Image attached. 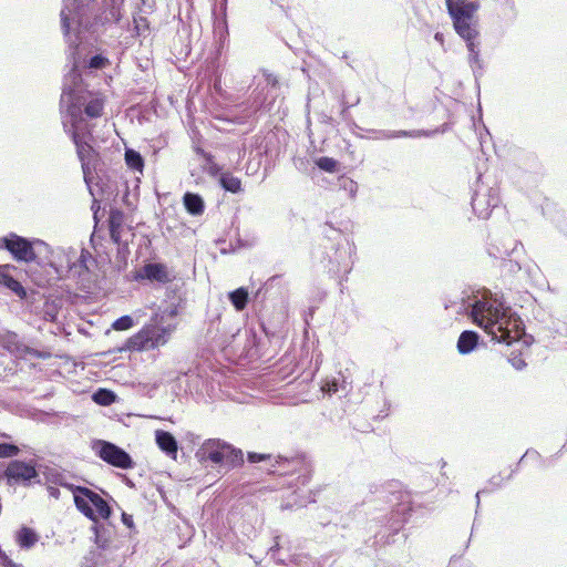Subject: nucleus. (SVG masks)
<instances>
[{"mask_svg":"<svg viewBox=\"0 0 567 567\" xmlns=\"http://www.w3.org/2000/svg\"><path fill=\"white\" fill-rule=\"evenodd\" d=\"M499 203L498 195L493 188L476 189L472 196V208L478 218L489 217L493 208Z\"/></svg>","mask_w":567,"mask_h":567,"instance_id":"4468645a","label":"nucleus"},{"mask_svg":"<svg viewBox=\"0 0 567 567\" xmlns=\"http://www.w3.org/2000/svg\"><path fill=\"white\" fill-rule=\"evenodd\" d=\"M107 63V59L101 54H96L92 56L85 66L93 70H100L103 69Z\"/></svg>","mask_w":567,"mask_h":567,"instance_id":"e433bc0d","label":"nucleus"},{"mask_svg":"<svg viewBox=\"0 0 567 567\" xmlns=\"http://www.w3.org/2000/svg\"><path fill=\"white\" fill-rule=\"evenodd\" d=\"M38 540L39 535L32 528L23 526L17 532V543L21 548L30 549Z\"/></svg>","mask_w":567,"mask_h":567,"instance_id":"bb28decb","label":"nucleus"},{"mask_svg":"<svg viewBox=\"0 0 567 567\" xmlns=\"http://www.w3.org/2000/svg\"><path fill=\"white\" fill-rule=\"evenodd\" d=\"M171 332V327L162 326L159 313H155L147 324L127 339L125 349L143 351L158 348L168 341Z\"/></svg>","mask_w":567,"mask_h":567,"instance_id":"423d86ee","label":"nucleus"},{"mask_svg":"<svg viewBox=\"0 0 567 567\" xmlns=\"http://www.w3.org/2000/svg\"><path fill=\"white\" fill-rule=\"evenodd\" d=\"M122 522L127 527H132L133 526V517L131 515L126 514V513L122 514Z\"/></svg>","mask_w":567,"mask_h":567,"instance_id":"49530a36","label":"nucleus"},{"mask_svg":"<svg viewBox=\"0 0 567 567\" xmlns=\"http://www.w3.org/2000/svg\"><path fill=\"white\" fill-rule=\"evenodd\" d=\"M74 503L76 508L93 522H96L99 517L107 519L112 514L107 502L87 487L74 489Z\"/></svg>","mask_w":567,"mask_h":567,"instance_id":"9d476101","label":"nucleus"},{"mask_svg":"<svg viewBox=\"0 0 567 567\" xmlns=\"http://www.w3.org/2000/svg\"><path fill=\"white\" fill-rule=\"evenodd\" d=\"M491 484L495 485L496 487L501 486V476H494L492 477Z\"/></svg>","mask_w":567,"mask_h":567,"instance_id":"603ef678","label":"nucleus"},{"mask_svg":"<svg viewBox=\"0 0 567 567\" xmlns=\"http://www.w3.org/2000/svg\"><path fill=\"white\" fill-rule=\"evenodd\" d=\"M196 456L200 462H212L214 464H227L237 466L244 463V454L239 449H235L230 444L218 440H206L196 452Z\"/></svg>","mask_w":567,"mask_h":567,"instance_id":"1a4fd4ad","label":"nucleus"},{"mask_svg":"<svg viewBox=\"0 0 567 567\" xmlns=\"http://www.w3.org/2000/svg\"><path fill=\"white\" fill-rule=\"evenodd\" d=\"M221 187L230 193H238L241 189V182L238 177L233 176L229 173H224L219 178Z\"/></svg>","mask_w":567,"mask_h":567,"instance_id":"c756f323","label":"nucleus"},{"mask_svg":"<svg viewBox=\"0 0 567 567\" xmlns=\"http://www.w3.org/2000/svg\"><path fill=\"white\" fill-rule=\"evenodd\" d=\"M78 261H79V267L83 268L84 270H87V266L85 264L86 255H85L84 250L81 251V256Z\"/></svg>","mask_w":567,"mask_h":567,"instance_id":"de8ad7c7","label":"nucleus"},{"mask_svg":"<svg viewBox=\"0 0 567 567\" xmlns=\"http://www.w3.org/2000/svg\"><path fill=\"white\" fill-rule=\"evenodd\" d=\"M298 497L299 498L295 501V505L300 507L306 506L308 503H312L316 501L312 496L311 491H307L306 494L299 495Z\"/></svg>","mask_w":567,"mask_h":567,"instance_id":"a19ab883","label":"nucleus"},{"mask_svg":"<svg viewBox=\"0 0 567 567\" xmlns=\"http://www.w3.org/2000/svg\"><path fill=\"white\" fill-rule=\"evenodd\" d=\"M503 267L511 272H516L520 270V266L518 262L513 261L512 259L505 260Z\"/></svg>","mask_w":567,"mask_h":567,"instance_id":"37998d69","label":"nucleus"},{"mask_svg":"<svg viewBox=\"0 0 567 567\" xmlns=\"http://www.w3.org/2000/svg\"><path fill=\"white\" fill-rule=\"evenodd\" d=\"M6 476L9 480H14L16 482L31 481L37 476V471L30 464L22 461H13L8 465Z\"/></svg>","mask_w":567,"mask_h":567,"instance_id":"aec40b11","label":"nucleus"},{"mask_svg":"<svg viewBox=\"0 0 567 567\" xmlns=\"http://www.w3.org/2000/svg\"><path fill=\"white\" fill-rule=\"evenodd\" d=\"M93 529L95 530V535H96V543L99 544L100 543V536H99V532H97V526L94 525L93 526Z\"/></svg>","mask_w":567,"mask_h":567,"instance_id":"864d4df0","label":"nucleus"},{"mask_svg":"<svg viewBox=\"0 0 567 567\" xmlns=\"http://www.w3.org/2000/svg\"><path fill=\"white\" fill-rule=\"evenodd\" d=\"M480 336L475 331L465 330L457 340V350L461 354L471 353L478 344Z\"/></svg>","mask_w":567,"mask_h":567,"instance_id":"4be33fe9","label":"nucleus"},{"mask_svg":"<svg viewBox=\"0 0 567 567\" xmlns=\"http://www.w3.org/2000/svg\"><path fill=\"white\" fill-rule=\"evenodd\" d=\"M359 103H360V96H357V97L354 99V102L349 103V102L346 100V95H342V99H341V105H342L341 116L346 120V118H347V115H348V110H349L351 106L358 105Z\"/></svg>","mask_w":567,"mask_h":567,"instance_id":"ea45409f","label":"nucleus"},{"mask_svg":"<svg viewBox=\"0 0 567 567\" xmlns=\"http://www.w3.org/2000/svg\"><path fill=\"white\" fill-rule=\"evenodd\" d=\"M93 2H95L96 0H92Z\"/></svg>","mask_w":567,"mask_h":567,"instance_id":"680f3d73","label":"nucleus"},{"mask_svg":"<svg viewBox=\"0 0 567 567\" xmlns=\"http://www.w3.org/2000/svg\"><path fill=\"white\" fill-rule=\"evenodd\" d=\"M125 162H126L127 166L134 171L143 169L144 159H143L142 155L132 148H127L125 151Z\"/></svg>","mask_w":567,"mask_h":567,"instance_id":"473e14b6","label":"nucleus"},{"mask_svg":"<svg viewBox=\"0 0 567 567\" xmlns=\"http://www.w3.org/2000/svg\"><path fill=\"white\" fill-rule=\"evenodd\" d=\"M73 60L71 72L65 75L63 90L60 100L62 120L65 117L69 125L72 123L71 107L76 106L80 111L79 125L89 127L84 120V114L90 118H96L102 115L103 100L85 89L81 74L79 73L80 58H76L75 50L70 51Z\"/></svg>","mask_w":567,"mask_h":567,"instance_id":"7ed1b4c3","label":"nucleus"},{"mask_svg":"<svg viewBox=\"0 0 567 567\" xmlns=\"http://www.w3.org/2000/svg\"><path fill=\"white\" fill-rule=\"evenodd\" d=\"M322 389L329 393H337L339 391L338 382L336 380L327 381Z\"/></svg>","mask_w":567,"mask_h":567,"instance_id":"c03bdc74","label":"nucleus"},{"mask_svg":"<svg viewBox=\"0 0 567 567\" xmlns=\"http://www.w3.org/2000/svg\"><path fill=\"white\" fill-rule=\"evenodd\" d=\"M268 555L270 556L271 559H274L277 564L280 565L293 564L297 567H321V564L319 561L311 559L307 555H295L290 556L289 559H287L280 554L278 544H276V546H272L269 549Z\"/></svg>","mask_w":567,"mask_h":567,"instance_id":"6ab92c4d","label":"nucleus"},{"mask_svg":"<svg viewBox=\"0 0 567 567\" xmlns=\"http://www.w3.org/2000/svg\"><path fill=\"white\" fill-rule=\"evenodd\" d=\"M512 364H513V367H514L516 370H522V369H524V368L526 367L525 361H524L523 359H520V358H514V359L512 360Z\"/></svg>","mask_w":567,"mask_h":567,"instance_id":"a18cd8bd","label":"nucleus"},{"mask_svg":"<svg viewBox=\"0 0 567 567\" xmlns=\"http://www.w3.org/2000/svg\"><path fill=\"white\" fill-rule=\"evenodd\" d=\"M92 450L101 460L112 466L128 470L134 465L130 454L114 443L96 440L92 443Z\"/></svg>","mask_w":567,"mask_h":567,"instance_id":"f8f14e48","label":"nucleus"},{"mask_svg":"<svg viewBox=\"0 0 567 567\" xmlns=\"http://www.w3.org/2000/svg\"><path fill=\"white\" fill-rule=\"evenodd\" d=\"M249 293L244 287L228 293V299L237 311H243L248 303Z\"/></svg>","mask_w":567,"mask_h":567,"instance_id":"c85d7f7f","label":"nucleus"},{"mask_svg":"<svg viewBox=\"0 0 567 567\" xmlns=\"http://www.w3.org/2000/svg\"><path fill=\"white\" fill-rule=\"evenodd\" d=\"M174 275L164 264L148 262L142 267L136 279H147L158 284H167L172 281Z\"/></svg>","mask_w":567,"mask_h":567,"instance_id":"f3484780","label":"nucleus"},{"mask_svg":"<svg viewBox=\"0 0 567 567\" xmlns=\"http://www.w3.org/2000/svg\"><path fill=\"white\" fill-rule=\"evenodd\" d=\"M444 307L446 310L454 309L456 315L468 313L475 324L499 343L509 346L519 340L524 331L519 317L486 289L463 292L460 298L450 300Z\"/></svg>","mask_w":567,"mask_h":567,"instance_id":"f257e3e1","label":"nucleus"},{"mask_svg":"<svg viewBox=\"0 0 567 567\" xmlns=\"http://www.w3.org/2000/svg\"><path fill=\"white\" fill-rule=\"evenodd\" d=\"M73 268H78V265L74 264L73 267L70 268V270H72Z\"/></svg>","mask_w":567,"mask_h":567,"instance_id":"4d7b16f0","label":"nucleus"},{"mask_svg":"<svg viewBox=\"0 0 567 567\" xmlns=\"http://www.w3.org/2000/svg\"><path fill=\"white\" fill-rule=\"evenodd\" d=\"M72 113V123L69 125L68 120L63 118V128L65 133L70 134L73 143L76 147V154L79 159L82 163V171L84 175V181L86 185L90 187L91 183V171L89 167L87 158L92 155L93 148L87 142V136H91L90 127H82L79 125V115L80 111L76 106L71 107Z\"/></svg>","mask_w":567,"mask_h":567,"instance_id":"6e6552de","label":"nucleus"},{"mask_svg":"<svg viewBox=\"0 0 567 567\" xmlns=\"http://www.w3.org/2000/svg\"><path fill=\"white\" fill-rule=\"evenodd\" d=\"M529 456H539L538 452L537 451H534V450H527L526 453L522 456V458L519 460V463H522L526 457H529Z\"/></svg>","mask_w":567,"mask_h":567,"instance_id":"8fccbe9b","label":"nucleus"},{"mask_svg":"<svg viewBox=\"0 0 567 567\" xmlns=\"http://www.w3.org/2000/svg\"><path fill=\"white\" fill-rule=\"evenodd\" d=\"M48 480L55 485H60V486L69 488L73 493H74V489L78 487V486H74L73 484L69 483L68 475L65 473L60 472L58 470H51L48 473Z\"/></svg>","mask_w":567,"mask_h":567,"instance_id":"7c9ffc66","label":"nucleus"},{"mask_svg":"<svg viewBox=\"0 0 567 567\" xmlns=\"http://www.w3.org/2000/svg\"><path fill=\"white\" fill-rule=\"evenodd\" d=\"M0 243V246L10 251L17 260L25 262L31 261L33 256L31 240L11 233L2 237Z\"/></svg>","mask_w":567,"mask_h":567,"instance_id":"ddd939ff","label":"nucleus"},{"mask_svg":"<svg viewBox=\"0 0 567 567\" xmlns=\"http://www.w3.org/2000/svg\"><path fill=\"white\" fill-rule=\"evenodd\" d=\"M17 268L11 265H0V286L6 287L16 296L23 299L27 297V291L22 284L16 278L14 274Z\"/></svg>","mask_w":567,"mask_h":567,"instance_id":"a211bd4d","label":"nucleus"},{"mask_svg":"<svg viewBox=\"0 0 567 567\" xmlns=\"http://www.w3.org/2000/svg\"><path fill=\"white\" fill-rule=\"evenodd\" d=\"M167 316L169 318H173L175 316H177V306L175 305H172L169 307H167L163 312L162 315H159V320L161 322L163 321L164 317Z\"/></svg>","mask_w":567,"mask_h":567,"instance_id":"79ce46f5","label":"nucleus"},{"mask_svg":"<svg viewBox=\"0 0 567 567\" xmlns=\"http://www.w3.org/2000/svg\"><path fill=\"white\" fill-rule=\"evenodd\" d=\"M514 472H515V470H513V471L511 472V474H508V477H507V478H511Z\"/></svg>","mask_w":567,"mask_h":567,"instance_id":"6e6d98bb","label":"nucleus"},{"mask_svg":"<svg viewBox=\"0 0 567 567\" xmlns=\"http://www.w3.org/2000/svg\"><path fill=\"white\" fill-rule=\"evenodd\" d=\"M48 493L50 496L54 497V498H59V495H60V491L58 487L55 486H49L48 487Z\"/></svg>","mask_w":567,"mask_h":567,"instance_id":"09e8293b","label":"nucleus"},{"mask_svg":"<svg viewBox=\"0 0 567 567\" xmlns=\"http://www.w3.org/2000/svg\"><path fill=\"white\" fill-rule=\"evenodd\" d=\"M140 27H143V23L137 24L136 29H140Z\"/></svg>","mask_w":567,"mask_h":567,"instance_id":"052dcab7","label":"nucleus"},{"mask_svg":"<svg viewBox=\"0 0 567 567\" xmlns=\"http://www.w3.org/2000/svg\"><path fill=\"white\" fill-rule=\"evenodd\" d=\"M183 203L186 210L193 216H199L204 213V199L198 194L190 192L185 193L183 197Z\"/></svg>","mask_w":567,"mask_h":567,"instance_id":"a878e982","label":"nucleus"},{"mask_svg":"<svg viewBox=\"0 0 567 567\" xmlns=\"http://www.w3.org/2000/svg\"><path fill=\"white\" fill-rule=\"evenodd\" d=\"M20 452L19 447L11 443H0V458L12 457L18 455Z\"/></svg>","mask_w":567,"mask_h":567,"instance_id":"c9c22d12","label":"nucleus"},{"mask_svg":"<svg viewBox=\"0 0 567 567\" xmlns=\"http://www.w3.org/2000/svg\"><path fill=\"white\" fill-rule=\"evenodd\" d=\"M0 347H2L3 349L8 350L9 352H11L18 357H25L27 354L40 357L35 350L25 346L20 340L19 336L16 332L1 331L0 332Z\"/></svg>","mask_w":567,"mask_h":567,"instance_id":"dca6fc26","label":"nucleus"},{"mask_svg":"<svg viewBox=\"0 0 567 567\" xmlns=\"http://www.w3.org/2000/svg\"><path fill=\"white\" fill-rule=\"evenodd\" d=\"M250 87L249 110L250 114H256L275 102L278 96L279 83L272 73H269L267 70H260L254 75Z\"/></svg>","mask_w":567,"mask_h":567,"instance_id":"0eeeda50","label":"nucleus"},{"mask_svg":"<svg viewBox=\"0 0 567 567\" xmlns=\"http://www.w3.org/2000/svg\"><path fill=\"white\" fill-rule=\"evenodd\" d=\"M446 9L449 14L454 13H475L480 9L478 1H467V0H445Z\"/></svg>","mask_w":567,"mask_h":567,"instance_id":"b1692460","label":"nucleus"},{"mask_svg":"<svg viewBox=\"0 0 567 567\" xmlns=\"http://www.w3.org/2000/svg\"><path fill=\"white\" fill-rule=\"evenodd\" d=\"M264 331H265V334H269V332L266 330L265 327H262Z\"/></svg>","mask_w":567,"mask_h":567,"instance_id":"13d9d810","label":"nucleus"},{"mask_svg":"<svg viewBox=\"0 0 567 567\" xmlns=\"http://www.w3.org/2000/svg\"><path fill=\"white\" fill-rule=\"evenodd\" d=\"M248 461L250 463L269 461L271 462L269 472L271 474L277 475H295V472H298L296 477H292L288 482L289 488H295L293 493H298L301 491V487L306 486L311 477V466L307 462L303 456H296L291 458L282 457L280 455L272 457L270 454H260L256 452L248 453Z\"/></svg>","mask_w":567,"mask_h":567,"instance_id":"39448f33","label":"nucleus"},{"mask_svg":"<svg viewBox=\"0 0 567 567\" xmlns=\"http://www.w3.org/2000/svg\"><path fill=\"white\" fill-rule=\"evenodd\" d=\"M467 50L470 52L468 60L471 63H478L480 61V50H478V42L472 41L466 43Z\"/></svg>","mask_w":567,"mask_h":567,"instance_id":"58836bf2","label":"nucleus"},{"mask_svg":"<svg viewBox=\"0 0 567 567\" xmlns=\"http://www.w3.org/2000/svg\"><path fill=\"white\" fill-rule=\"evenodd\" d=\"M483 493H484V491H478V492L476 493L477 504L480 503V496H481V494H483Z\"/></svg>","mask_w":567,"mask_h":567,"instance_id":"5fc2aeb1","label":"nucleus"},{"mask_svg":"<svg viewBox=\"0 0 567 567\" xmlns=\"http://www.w3.org/2000/svg\"><path fill=\"white\" fill-rule=\"evenodd\" d=\"M377 140H392V138H399V137H421V136H427V132L421 131V130H413V131H388V130H380L374 131Z\"/></svg>","mask_w":567,"mask_h":567,"instance_id":"393cba45","label":"nucleus"},{"mask_svg":"<svg viewBox=\"0 0 567 567\" xmlns=\"http://www.w3.org/2000/svg\"><path fill=\"white\" fill-rule=\"evenodd\" d=\"M316 165L328 173H333L337 168L338 162L332 157L322 156L316 161Z\"/></svg>","mask_w":567,"mask_h":567,"instance_id":"72a5a7b5","label":"nucleus"},{"mask_svg":"<svg viewBox=\"0 0 567 567\" xmlns=\"http://www.w3.org/2000/svg\"><path fill=\"white\" fill-rule=\"evenodd\" d=\"M31 247H32V252H33L31 261H35V262L40 264L50 258L51 248L43 240H40V239L31 240Z\"/></svg>","mask_w":567,"mask_h":567,"instance_id":"cd10ccee","label":"nucleus"},{"mask_svg":"<svg viewBox=\"0 0 567 567\" xmlns=\"http://www.w3.org/2000/svg\"><path fill=\"white\" fill-rule=\"evenodd\" d=\"M326 239L323 252L324 265L329 272L333 275L343 274L347 276L354 264L353 255L355 246L343 235V233L329 224H326L322 230Z\"/></svg>","mask_w":567,"mask_h":567,"instance_id":"20e7f679","label":"nucleus"},{"mask_svg":"<svg viewBox=\"0 0 567 567\" xmlns=\"http://www.w3.org/2000/svg\"><path fill=\"white\" fill-rule=\"evenodd\" d=\"M155 441L158 447L169 457L176 460L178 444L174 435L164 430H157L155 432Z\"/></svg>","mask_w":567,"mask_h":567,"instance_id":"412c9836","label":"nucleus"},{"mask_svg":"<svg viewBox=\"0 0 567 567\" xmlns=\"http://www.w3.org/2000/svg\"><path fill=\"white\" fill-rule=\"evenodd\" d=\"M110 236L113 243L121 245L123 231V214L118 210H112L109 217Z\"/></svg>","mask_w":567,"mask_h":567,"instance_id":"5701e85b","label":"nucleus"},{"mask_svg":"<svg viewBox=\"0 0 567 567\" xmlns=\"http://www.w3.org/2000/svg\"><path fill=\"white\" fill-rule=\"evenodd\" d=\"M434 40H435L436 42H439L441 45H443V44H444V35H443V33H441V32H436V33L434 34Z\"/></svg>","mask_w":567,"mask_h":567,"instance_id":"3c124183","label":"nucleus"},{"mask_svg":"<svg viewBox=\"0 0 567 567\" xmlns=\"http://www.w3.org/2000/svg\"><path fill=\"white\" fill-rule=\"evenodd\" d=\"M340 187H342L344 190H348L350 196L353 197L357 194L358 185L355 182L348 177H341L339 179Z\"/></svg>","mask_w":567,"mask_h":567,"instance_id":"4c0bfd02","label":"nucleus"},{"mask_svg":"<svg viewBox=\"0 0 567 567\" xmlns=\"http://www.w3.org/2000/svg\"><path fill=\"white\" fill-rule=\"evenodd\" d=\"M60 17L70 51L78 52L82 31L120 20L118 0H63Z\"/></svg>","mask_w":567,"mask_h":567,"instance_id":"f03ea898","label":"nucleus"},{"mask_svg":"<svg viewBox=\"0 0 567 567\" xmlns=\"http://www.w3.org/2000/svg\"><path fill=\"white\" fill-rule=\"evenodd\" d=\"M92 399L100 405H110L116 401V394L107 389H99L93 393Z\"/></svg>","mask_w":567,"mask_h":567,"instance_id":"2f4dec72","label":"nucleus"},{"mask_svg":"<svg viewBox=\"0 0 567 567\" xmlns=\"http://www.w3.org/2000/svg\"><path fill=\"white\" fill-rule=\"evenodd\" d=\"M133 324H134L133 318L131 316L126 315V316H122L118 319H116L113 322L112 328L117 331H123V330H127V329L132 328Z\"/></svg>","mask_w":567,"mask_h":567,"instance_id":"f704fd0d","label":"nucleus"},{"mask_svg":"<svg viewBox=\"0 0 567 567\" xmlns=\"http://www.w3.org/2000/svg\"><path fill=\"white\" fill-rule=\"evenodd\" d=\"M453 27L456 33L466 42H472L477 40L478 30L476 22L473 21L474 13H454L450 14Z\"/></svg>","mask_w":567,"mask_h":567,"instance_id":"2eb2a0df","label":"nucleus"},{"mask_svg":"<svg viewBox=\"0 0 567 567\" xmlns=\"http://www.w3.org/2000/svg\"><path fill=\"white\" fill-rule=\"evenodd\" d=\"M390 487L388 502L392 509L389 524L391 530L398 532L410 516L411 497L409 493L399 489L396 484H391Z\"/></svg>","mask_w":567,"mask_h":567,"instance_id":"9b49d317","label":"nucleus"},{"mask_svg":"<svg viewBox=\"0 0 567 567\" xmlns=\"http://www.w3.org/2000/svg\"><path fill=\"white\" fill-rule=\"evenodd\" d=\"M140 27H143V23L137 24L136 29H140Z\"/></svg>","mask_w":567,"mask_h":567,"instance_id":"bf43d9fd","label":"nucleus"}]
</instances>
